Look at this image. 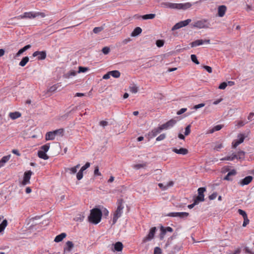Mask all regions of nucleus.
<instances>
[{"mask_svg": "<svg viewBox=\"0 0 254 254\" xmlns=\"http://www.w3.org/2000/svg\"><path fill=\"white\" fill-rule=\"evenodd\" d=\"M78 69L79 70L77 71L78 73L85 72L88 70V67L83 66H79Z\"/></svg>", "mask_w": 254, "mask_h": 254, "instance_id": "nucleus-47", "label": "nucleus"}, {"mask_svg": "<svg viewBox=\"0 0 254 254\" xmlns=\"http://www.w3.org/2000/svg\"><path fill=\"white\" fill-rule=\"evenodd\" d=\"M203 68H204L208 73H211L212 72V68L207 65H204L203 66Z\"/></svg>", "mask_w": 254, "mask_h": 254, "instance_id": "nucleus-61", "label": "nucleus"}, {"mask_svg": "<svg viewBox=\"0 0 254 254\" xmlns=\"http://www.w3.org/2000/svg\"><path fill=\"white\" fill-rule=\"evenodd\" d=\"M156 230L157 229L155 227H152L150 229L148 234L143 238L142 242L143 243H146L152 240L154 237Z\"/></svg>", "mask_w": 254, "mask_h": 254, "instance_id": "nucleus-6", "label": "nucleus"}, {"mask_svg": "<svg viewBox=\"0 0 254 254\" xmlns=\"http://www.w3.org/2000/svg\"><path fill=\"white\" fill-rule=\"evenodd\" d=\"M46 58V51H39V55L37 56V59L38 60H43L45 59Z\"/></svg>", "mask_w": 254, "mask_h": 254, "instance_id": "nucleus-27", "label": "nucleus"}, {"mask_svg": "<svg viewBox=\"0 0 254 254\" xmlns=\"http://www.w3.org/2000/svg\"><path fill=\"white\" fill-rule=\"evenodd\" d=\"M77 72L75 70H70L64 75V77L66 78H69L76 75Z\"/></svg>", "mask_w": 254, "mask_h": 254, "instance_id": "nucleus-24", "label": "nucleus"}, {"mask_svg": "<svg viewBox=\"0 0 254 254\" xmlns=\"http://www.w3.org/2000/svg\"><path fill=\"white\" fill-rule=\"evenodd\" d=\"M240 144L239 142L237 140H235L232 142V147L234 148H236Z\"/></svg>", "mask_w": 254, "mask_h": 254, "instance_id": "nucleus-60", "label": "nucleus"}, {"mask_svg": "<svg viewBox=\"0 0 254 254\" xmlns=\"http://www.w3.org/2000/svg\"><path fill=\"white\" fill-rule=\"evenodd\" d=\"M191 25L193 27L198 29L208 28L209 26V23L207 22V20L206 19L196 21L192 23Z\"/></svg>", "mask_w": 254, "mask_h": 254, "instance_id": "nucleus-3", "label": "nucleus"}, {"mask_svg": "<svg viewBox=\"0 0 254 254\" xmlns=\"http://www.w3.org/2000/svg\"><path fill=\"white\" fill-rule=\"evenodd\" d=\"M177 123V121L174 119H171L168 121L167 123L160 126L162 129H168L173 127Z\"/></svg>", "mask_w": 254, "mask_h": 254, "instance_id": "nucleus-11", "label": "nucleus"}, {"mask_svg": "<svg viewBox=\"0 0 254 254\" xmlns=\"http://www.w3.org/2000/svg\"><path fill=\"white\" fill-rule=\"evenodd\" d=\"M110 49L108 47H105L102 50V52L105 55L108 54L110 52Z\"/></svg>", "mask_w": 254, "mask_h": 254, "instance_id": "nucleus-57", "label": "nucleus"}, {"mask_svg": "<svg viewBox=\"0 0 254 254\" xmlns=\"http://www.w3.org/2000/svg\"><path fill=\"white\" fill-rule=\"evenodd\" d=\"M223 127V126L221 125H218L214 127L212 129H210L208 133H212L215 131H218L220 130Z\"/></svg>", "mask_w": 254, "mask_h": 254, "instance_id": "nucleus-25", "label": "nucleus"}, {"mask_svg": "<svg viewBox=\"0 0 254 254\" xmlns=\"http://www.w3.org/2000/svg\"><path fill=\"white\" fill-rule=\"evenodd\" d=\"M162 251L159 247H155L154 250V254H161Z\"/></svg>", "mask_w": 254, "mask_h": 254, "instance_id": "nucleus-53", "label": "nucleus"}, {"mask_svg": "<svg viewBox=\"0 0 254 254\" xmlns=\"http://www.w3.org/2000/svg\"><path fill=\"white\" fill-rule=\"evenodd\" d=\"M122 203H123L122 199L118 200V205L117 210L115 212L113 219V222L114 224L116 223L119 217H120L122 215V214L123 212V209L124 208V206H123Z\"/></svg>", "mask_w": 254, "mask_h": 254, "instance_id": "nucleus-2", "label": "nucleus"}, {"mask_svg": "<svg viewBox=\"0 0 254 254\" xmlns=\"http://www.w3.org/2000/svg\"><path fill=\"white\" fill-rule=\"evenodd\" d=\"M142 32V29L139 27H137L135 28L133 31L132 32L131 34V36L132 37H136L139 35Z\"/></svg>", "mask_w": 254, "mask_h": 254, "instance_id": "nucleus-19", "label": "nucleus"}, {"mask_svg": "<svg viewBox=\"0 0 254 254\" xmlns=\"http://www.w3.org/2000/svg\"><path fill=\"white\" fill-rule=\"evenodd\" d=\"M90 163L89 162H87L84 166H83L81 167V168L80 169V170H81V171L83 172L86 169L90 167Z\"/></svg>", "mask_w": 254, "mask_h": 254, "instance_id": "nucleus-52", "label": "nucleus"}, {"mask_svg": "<svg viewBox=\"0 0 254 254\" xmlns=\"http://www.w3.org/2000/svg\"><path fill=\"white\" fill-rule=\"evenodd\" d=\"M111 76L115 78H119L121 75V73L119 70H115L110 71Z\"/></svg>", "mask_w": 254, "mask_h": 254, "instance_id": "nucleus-29", "label": "nucleus"}, {"mask_svg": "<svg viewBox=\"0 0 254 254\" xmlns=\"http://www.w3.org/2000/svg\"><path fill=\"white\" fill-rule=\"evenodd\" d=\"M223 147V145L221 143H216L213 149L214 150L219 151L221 148Z\"/></svg>", "mask_w": 254, "mask_h": 254, "instance_id": "nucleus-37", "label": "nucleus"}, {"mask_svg": "<svg viewBox=\"0 0 254 254\" xmlns=\"http://www.w3.org/2000/svg\"><path fill=\"white\" fill-rule=\"evenodd\" d=\"M237 137L238 139L237 140L239 142V143H242L243 142L245 138V136L244 134L240 133L238 135Z\"/></svg>", "mask_w": 254, "mask_h": 254, "instance_id": "nucleus-39", "label": "nucleus"}, {"mask_svg": "<svg viewBox=\"0 0 254 254\" xmlns=\"http://www.w3.org/2000/svg\"><path fill=\"white\" fill-rule=\"evenodd\" d=\"M217 196V193L216 192H213L209 196V199L210 200H213L216 198Z\"/></svg>", "mask_w": 254, "mask_h": 254, "instance_id": "nucleus-59", "label": "nucleus"}, {"mask_svg": "<svg viewBox=\"0 0 254 254\" xmlns=\"http://www.w3.org/2000/svg\"><path fill=\"white\" fill-rule=\"evenodd\" d=\"M25 51L23 50V48L20 49L18 52L15 54V58H17L20 56L23 53H24Z\"/></svg>", "mask_w": 254, "mask_h": 254, "instance_id": "nucleus-62", "label": "nucleus"}, {"mask_svg": "<svg viewBox=\"0 0 254 254\" xmlns=\"http://www.w3.org/2000/svg\"><path fill=\"white\" fill-rule=\"evenodd\" d=\"M29 58L28 57H25L22 58L21 61L20 62L19 65L21 66H24L29 61Z\"/></svg>", "mask_w": 254, "mask_h": 254, "instance_id": "nucleus-30", "label": "nucleus"}, {"mask_svg": "<svg viewBox=\"0 0 254 254\" xmlns=\"http://www.w3.org/2000/svg\"><path fill=\"white\" fill-rule=\"evenodd\" d=\"M129 91L132 93H136L138 92V87L135 85L129 86Z\"/></svg>", "mask_w": 254, "mask_h": 254, "instance_id": "nucleus-35", "label": "nucleus"}, {"mask_svg": "<svg viewBox=\"0 0 254 254\" xmlns=\"http://www.w3.org/2000/svg\"><path fill=\"white\" fill-rule=\"evenodd\" d=\"M227 7L224 5H220L218 8V15L219 17H223L226 12Z\"/></svg>", "mask_w": 254, "mask_h": 254, "instance_id": "nucleus-14", "label": "nucleus"}, {"mask_svg": "<svg viewBox=\"0 0 254 254\" xmlns=\"http://www.w3.org/2000/svg\"><path fill=\"white\" fill-rule=\"evenodd\" d=\"M198 201H196L195 199H194V202L193 203L190 204L188 206V208L190 209L192 208L195 205L197 204L198 203Z\"/></svg>", "mask_w": 254, "mask_h": 254, "instance_id": "nucleus-63", "label": "nucleus"}, {"mask_svg": "<svg viewBox=\"0 0 254 254\" xmlns=\"http://www.w3.org/2000/svg\"><path fill=\"white\" fill-rule=\"evenodd\" d=\"M189 215L188 212H170L167 216L170 217H178L181 218L187 217Z\"/></svg>", "mask_w": 254, "mask_h": 254, "instance_id": "nucleus-10", "label": "nucleus"}, {"mask_svg": "<svg viewBox=\"0 0 254 254\" xmlns=\"http://www.w3.org/2000/svg\"><path fill=\"white\" fill-rule=\"evenodd\" d=\"M190 58H191V60L192 61V62H193L194 63H195V64H199V62H198V61L197 59V57H196V55H191L190 56Z\"/></svg>", "mask_w": 254, "mask_h": 254, "instance_id": "nucleus-43", "label": "nucleus"}, {"mask_svg": "<svg viewBox=\"0 0 254 254\" xmlns=\"http://www.w3.org/2000/svg\"><path fill=\"white\" fill-rule=\"evenodd\" d=\"M227 86V83L226 82H223L221 83L219 86V89H225Z\"/></svg>", "mask_w": 254, "mask_h": 254, "instance_id": "nucleus-54", "label": "nucleus"}, {"mask_svg": "<svg viewBox=\"0 0 254 254\" xmlns=\"http://www.w3.org/2000/svg\"><path fill=\"white\" fill-rule=\"evenodd\" d=\"M237 158V156H236V154L233 153L231 155L229 156H227L224 158H223L221 159V160H230L232 161L235 159Z\"/></svg>", "mask_w": 254, "mask_h": 254, "instance_id": "nucleus-28", "label": "nucleus"}, {"mask_svg": "<svg viewBox=\"0 0 254 254\" xmlns=\"http://www.w3.org/2000/svg\"><path fill=\"white\" fill-rule=\"evenodd\" d=\"M191 20L190 19H187L186 20L181 21V22L183 27L188 25L191 22Z\"/></svg>", "mask_w": 254, "mask_h": 254, "instance_id": "nucleus-46", "label": "nucleus"}, {"mask_svg": "<svg viewBox=\"0 0 254 254\" xmlns=\"http://www.w3.org/2000/svg\"><path fill=\"white\" fill-rule=\"evenodd\" d=\"M32 174V172L31 171H28L24 173L23 180L22 182V185L23 186H25L30 184V180Z\"/></svg>", "mask_w": 254, "mask_h": 254, "instance_id": "nucleus-8", "label": "nucleus"}, {"mask_svg": "<svg viewBox=\"0 0 254 254\" xmlns=\"http://www.w3.org/2000/svg\"><path fill=\"white\" fill-rule=\"evenodd\" d=\"M65 171L66 172H68L70 174H74L77 172V170L74 167L70 168H66Z\"/></svg>", "mask_w": 254, "mask_h": 254, "instance_id": "nucleus-36", "label": "nucleus"}, {"mask_svg": "<svg viewBox=\"0 0 254 254\" xmlns=\"http://www.w3.org/2000/svg\"><path fill=\"white\" fill-rule=\"evenodd\" d=\"M123 245L120 242H118L114 244V249L117 252H120L123 250Z\"/></svg>", "mask_w": 254, "mask_h": 254, "instance_id": "nucleus-23", "label": "nucleus"}, {"mask_svg": "<svg viewBox=\"0 0 254 254\" xmlns=\"http://www.w3.org/2000/svg\"><path fill=\"white\" fill-rule=\"evenodd\" d=\"M162 128H161V127L160 126L159 127H158L157 128H154V129H153L151 131V134H152V135L153 136V137H155L156 136L158 133H159L162 130Z\"/></svg>", "mask_w": 254, "mask_h": 254, "instance_id": "nucleus-26", "label": "nucleus"}, {"mask_svg": "<svg viewBox=\"0 0 254 254\" xmlns=\"http://www.w3.org/2000/svg\"><path fill=\"white\" fill-rule=\"evenodd\" d=\"M160 231L161 232L160 234V239L161 240H162L164 238V236L165 235L167 232V231L166 230L165 227L162 226L160 227Z\"/></svg>", "mask_w": 254, "mask_h": 254, "instance_id": "nucleus-31", "label": "nucleus"}, {"mask_svg": "<svg viewBox=\"0 0 254 254\" xmlns=\"http://www.w3.org/2000/svg\"><path fill=\"white\" fill-rule=\"evenodd\" d=\"M74 245L71 241H67L65 244V246L64 248V252H69L71 251L72 249L73 248Z\"/></svg>", "mask_w": 254, "mask_h": 254, "instance_id": "nucleus-15", "label": "nucleus"}, {"mask_svg": "<svg viewBox=\"0 0 254 254\" xmlns=\"http://www.w3.org/2000/svg\"><path fill=\"white\" fill-rule=\"evenodd\" d=\"M172 151L177 154L184 155H186L188 153V150L187 149L184 148H181L179 149L177 148H174L172 149Z\"/></svg>", "mask_w": 254, "mask_h": 254, "instance_id": "nucleus-13", "label": "nucleus"}, {"mask_svg": "<svg viewBox=\"0 0 254 254\" xmlns=\"http://www.w3.org/2000/svg\"><path fill=\"white\" fill-rule=\"evenodd\" d=\"M46 153V152L44 151L39 150L38 151V156L40 158L43 159L44 160H47L49 159V156Z\"/></svg>", "mask_w": 254, "mask_h": 254, "instance_id": "nucleus-20", "label": "nucleus"}, {"mask_svg": "<svg viewBox=\"0 0 254 254\" xmlns=\"http://www.w3.org/2000/svg\"><path fill=\"white\" fill-rule=\"evenodd\" d=\"M238 213L243 216V218L248 217L246 212L243 210L241 209H238Z\"/></svg>", "mask_w": 254, "mask_h": 254, "instance_id": "nucleus-49", "label": "nucleus"}, {"mask_svg": "<svg viewBox=\"0 0 254 254\" xmlns=\"http://www.w3.org/2000/svg\"><path fill=\"white\" fill-rule=\"evenodd\" d=\"M146 64L147 66H152L155 65V62L153 60H150L149 62H147Z\"/></svg>", "mask_w": 254, "mask_h": 254, "instance_id": "nucleus-58", "label": "nucleus"}, {"mask_svg": "<svg viewBox=\"0 0 254 254\" xmlns=\"http://www.w3.org/2000/svg\"><path fill=\"white\" fill-rule=\"evenodd\" d=\"M165 137H166L165 134L163 133V134H160L159 136H158L156 138V141H161V140L164 139L165 138Z\"/></svg>", "mask_w": 254, "mask_h": 254, "instance_id": "nucleus-55", "label": "nucleus"}, {"mask_svg": "<svg viewBox=\"0 0 254 254\" xmlns=\"http://www.w3.org/2000/svg\"><path fill=\"white\" fill-rule=\"evenodd\" d=\"M210 40H202V39H198L195 40L194 41L191 42L190 43V46L191 47H195L198 46L202 45L204 44H209Z\"/></svg>", "mask_w": 254, "mask_h": 254, "instance_id": "nucleus-9", "label": "nucleus"}, {"mask_svg": "<svg viewBox=\"0 0 254 254\" xmlns=\"http://www.w3.org/2000/svg\"><path fill=\"white\" fill-rule=\"evenodd\" d=\"M155 14L150 13L145 14L142 16H138L137 17H141L144 20L152 19L155 18Z\"/></svg>", "mask_w": 254, "mask_h": 254, "instance_id": "nucleus-17", "label": "nucleus"}, {"mask_svg": "<svg viewBox=\"0 0 254 254\" xmlns=\"http://www.w3.org/2000/svg\"><path fill=\"white\" fill-rule=\"evenodd\" d=\"M83 171L79 170L76 174V178L78 180H80L83 178Z\"/></svg>", "mask_w": 254, "mask_h": 254, "instance_id": "nucleus-51", "label": "nucleus"}, {"mask_svg": "<svg viewBox=\"0 0 254 254\" xmlns=\"http://www.w3.org/2000/svg\"><path fill=\"white\" fill-rule=\"evenodd\" d=\"M161 6L164 8H169L172 9V2H163L161 3Z\"/></svg>", "mask_w": 254, "mask_h": 254, "instance_id": "nucleus-34", "label": "nucleus"}, {"mask_svg": "<svg viewBox=\"0 0 254 254\" xmlns=\"http://www.w3.org/2000/svg\"><path fill=\"white\" fill-rule=\"evenodd\" d=\"M55 138V135L53 131L48 132L45 136V139L46 140H52Z\"/></svg>", "mask_w": 254, "mask_h": 254, "instance_id": "nucleus-21", "label": "nucleus"}, {"mask_svg": "<svg viewBox=\"0 0 254 254\" xmlns=\"http://www.w3.org/2000/svg\"><path fill=\"white\" fill-rule=\"evenodd\" d=\"M156 44L158 47H161L164 44V41L162 40H158L156 42Z\"/></svg>", "mask_w": 254, "mask_h": 254, "instance_id": "nucleus-48", "label": "nucleus"}, {"mask_svg": "<svg viewBox=\"0 0 254 254\" xmlns=\"http://www.w3.org/2000/svg\"><path fill=\"white\" fill-rule=\"evenodd\" d=\"M24 16L25 17V18L34 19L38 16H41V17H45L46 16V15L44 12L30 11L24 12Z\"/></svg>", "mask_w": 254, "mask_h": 254, "instance_id": "nucleus-4", "label": "nucleus"}, {"mask_svg": "<svg viewBox=\"0 0 254 254\" xmlns=\"http://www.w3.org/2000/svg\"><path fill=\"white\" fill-rule=\"evenodd\" d=\"M94 174L95 176H101V174L99 172V167L96 166L95 168Z\"/></svg>", "mask_w": 254, "mask_h": 254, "instance_id": "nucleus-56", "label": "nucleus"}, {"mask_svg": "<svg viewBox=\"0 0 254 254\" xmlns=\"http://www.w3.org/2000/svg\"><path fill=\"white\" fill-rule=\"evenodd\" d=\"M146 166V163L135 164L133 166V168L136 169H139L141 168L144 167Z\"/></svg>", "mask_w": 254, "mask_h": 254, "instance_id": "nucleus-50", "label": "nucleus"}, {"mask_svg": "<svg viewBox=\"0 0 254 254\" xmlns=\"http://www.w3.org/2000/svg\"><path fill=\"white\" fill-rule=\"evenodd\" d=\"M55 136L57 135H59L60 136H63L64 134V130L63 128H60L58 129H56L55 130L53 131Z\"/></svg>", "mask_w": 254, "mask_h": 254, "instance_id": "nucleus-33", "label": "nucleus"}, {"mask_svg": "<svg viewBox=\"0 0 254 254\" xmlns=\"http://www.w3.org/2000/svg\"><path fill=\"white\" fill-rule=\"evenodd\" d=\"M66 236V234L65 233H62L56 237V238H55L54 241L56 242H57V243L60 242Z\"/></svg>", "mask_w": 254, "mask_h": 254, "instance_id": "nucleus-18", "label": "nucleus"}, {"mask_svg": "<svg viewBox=\"0 0 254 254\" xmlns=\"http://www.w3.org/2000/svg\"><path fill=\"white\" fill-rule=\"evenodd\" d=\"M253 177L251 176H248L246 177L243 179H242L238 182V184L241 186L243 187L245 185H248L253 180Z\"/></svg>", "mask_w": 254, "mask_h": 254, "instance_id": "nucleus-12", "label": "nucleus"}, {"mask_svg": "<svg viewBox=\"0 0 254 254\" xmlns=\"http://www.w3.org/2000/svg\"><path fill=\"white\" fill-rule=\"evenodd\" d=\"M21 115V113L18 112H11L9 114V117L12 120H15L19 118Z\"/></svg>", "mask_w": 254, "mask_h": 254, "instance_id": "nucleus-22", "label": "nucleus"}, {"mask_svg": "<svg viewBox=\"0 0 254 254\" xmlns=\"http://www.w3.org/2000/svg\"><path fill=\"white\" fill-rule=\"evenodd\" d=\"M205 106V104L204 103H200L197 105H196L194 106L193 108L195 110H197L198 109H199L200 108L203 107Z\"/></svg>", "mask_w": 254, "mask_h": 254, "instance_id": "nucleus-64", "label": "nucleus"}, {"mask_svg": "<svg viewBox=\"0 0 254 254\" xmlns=\"http://www.w3.org/2000/svg\"><path fill=\"white\" fill-rule=\"evenodd\" d=\"M10 158V155H7V156H4L0 160V161L1 162V163L2 164H4L6 162H7L9 160Z\"/></svg>", "mask_w": 254, "mask_h": 254, "instance_id": "nucleus-42", "label": "nucleus"}, {"mask_svg": "<svg viewBox=\"0 0 254 254\" xmlns=\"http://www.w3.org/2000/svg\"><path fill=\"white\" fill-rule=\"evenodd\" d=\"M236 156H237V159H242L244 158L245 152L243 151H240L238 152L237 154H236Z\"/></svg>", "mask_w": 254, "mask_h": 254, "instance_id": "nucleus-40", "label": "nucleus"}, {"mask_svg": "<svg viewBox=\"0 0 254 254\" xmlns=\"http://www.w3.org/2000/svg\"><path fill=\"white\" fill-rule=\"evenodd\" d=\"M190 127L191 126L190 125H189L186 127L185 128V135H188L190 132Z\"/></svg>", "mask_w": 254, "mask_h": 254, "instance_id": "nucleus-45", "label": "nucleus"}, {"mask_svg": "<svg viewBox=\"0 0 254 254\" xmlns=\"http://www.w3.org/2000/svg\"><path fill=\"white\" fill-rule=\"evenodd\" d=\"M183 27L181 22H179L177 23H176L173 27L172 28V31H175L177 29H180L181 28Z\"/></svg>", "mask_w": 254, "mask_h": 254, "instance_id": "nucleus-41", "label": "nucleus"}, {"mask_svg": "<svg viewBox=\"0 0 254 254\" xmlns=\"http://www.w3.org/2000/svg\"><path fill=\"white\" fill-rule=\"evenodd\" d=\"M102 212L99 208H93L90 211V215L88 216L89 221L93 224H98L101 219Z\"/></svg>", "mask_w": 254, "mask_h": 254, "instance_id": "nucleus-1", "label": "nucleus"}, {"mask_svg": "<svg viewBox=\"0 0 254 254\" xmlns=\"http://www.w3.org/2000/svg\"><path fill=\"white\" fill-rule=\"evenodd\" d=\"M103 30V28L102 27H96L93 29V31L94 33L97 34V33L100 32Z\"/></svg>", "mask_w": 254, "mask_h": 254, "instance_id": "nucleus-44", "label": "nucleus"}, {"mask_svg": "<svg viewBox=\"0 0 254 254\" xmlns=\"http://www.w3.org/2000/svg\"><path fill=\"white\" fill-rule=\"evenodd\" d=\"M50 148V144L47 143L41 147V151L47 152Z\"/></svg>", "mask_w": 254, "mask_h": 254, "instance_id": "nucleus-38", "label": "nucleus"}, {"mask_svg": "<svg viewBox=\"0 0 254 254\" xmlns=\"http://www.w3.org/2000/svg\"><path fill=\"white\" fill-rule=\"evenodd\" d=\"M237 174V172L235 169L231 170L227 175L224 177V180L227 181H232V179L230 178V176H235Z\"/></svg>", "mask_w": 254, "mask_h": 254, "instance_id": "nucleus-16", "label": "nucleus"}, {"mask_svg": "<svg viewBox=\"0 0 254 254\" xmlns=\"http://www.w3.org/2000/svg\"><path fill=\"white\" fill-rule=\"evenodd\" d=\"M206 191L205 187H201L198 189V196L195 198V200L198 202H202L204 200V192Z\"/></svg>", "mask_w": 254, "mask_h": 254, "instance_id": "nucleus-7", "label": "nucleus"}, {"mask_svg": "<svg viewBox=\"0 0 254 254\" xmlns=\"http://www.w3.org/2000/svg\"><path fill=\"white\" fill-rule=\"evenodd\" d=\"M192 4L190 2L185 3H177L172 2V9L186 10L191 6Z\"/></svg>", "mask_w": 254, "mask_h": 254, "instance_id": "nucleus-5", "label": "nucleus"}, {"mask_svg": "<svg viewBox=\"0 0 254 254\" xmlns=\"http://www.w3.org/2000/svg\"><path fill=\"white\" fill-rule=\"evenodd\" d=\"M7 225V222L6 219L3 220L1 223L0 224V232L3 231L5 228L6 227Z\"/></svg>", "mask_w": 254, "mask_h": 254, "instance_id": "nucleus-32", "label": "nucleus"}]
</instances>
